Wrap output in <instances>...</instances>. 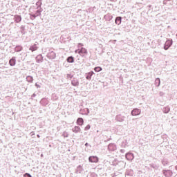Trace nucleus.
<instances>
[{
    "mask_svg": "<svg viewBox=\"0 0 177 177\" xmlns=\"http://www.w3.org/2000/svg\"><path fill=\"white\" fill-rule=\"evenodd\" d=\"M140 113H142V111L138 108H136L131 111V115L133 116L140 115Z\"/></svg>",
    "mask_w": 177,
    "mask_h": 177,
    "instance_id": "f257e3e1",
    "label": "nucleus"
},
{
    "mask_svg": "<svg viewBox=\"0 0 177 177\" xmlns=\"http://www.w3.org/2000/svg\"><path fill=\"white\" fill-rule=\"evenodd\" d=\"M171 46H172V40H167L165 44L164 49L165 50H168V49H169V48Z\"/></svg>",
    "mask_w": 177,
    "mask_h": 177,
    "instance_id": "f03ea898",
    "label": "nucleus"
},
{
    "mask_svg": "<svg viewBox=\"0 0 177 177\" xmlns=\"http://www.w3.org/2000/svg\"><path fill=\"white\" fill-rule=\"evenodd\" d=\"M78 54L80 56H84V55H88V50L85 48H82L79 51Z\"/></svg>",
    "mask_w": 177,
    "mask_h": 177,
    "instance_id": "7ed1b4c3",
    "label": "nucleus"
},
{
    "mask_svg": "<svg viewBox=\"0 0 177 177\" xmlns=\"http://www.w3.org/2000/svg\"><path fill=\"white\" fill-rule=\"evenodd\" d=\"M125 157H126L127 160H128V161H132V160H133V158H135V156H133V153H126Z\"/></svg>",
    "mask_w": 177,
    "mask_h": 177,
    "instance_id": "20e7f679",
    "label": "nucleus"
},
{
    "mask_svg": "<svg viewBox=\"0 0 177 177\" xmlns=\"http://www.w3.org/2000/svg\"><path fill=\"white\" fill-rule=\"evenodd\" d=\"M47 57H48V59H55L56 58V53L53 51H49V53L47 55Z\"/></svg>",
    "mask_w": 177,
    "mask_h": 177,
    "instance_id": "39448f33",
    "label": "nucleus"
},
{
    "mask_svg": "<svg viewBox=\"0 0 177 177\" xmlns=\"http://www.w3.org/2000/svg\"><path fill=\"white\" fill-rule=\"evenodd\" d=\"M108 150L110 151H114V150H117V146L114 144H109L108 145Z\"/></svg>",
    "mask_w": 177,
    "mask_h": 177,
    "instance_id": "423d86ee",
    "label": "nucleus"
},
{
    "mask_svg": "<svg viewBox=\"0 0 177 177\" xmlns=\"http://www.w3.org/2000/svg\"><path fill=\"white\" fill-rule=\"evenodd\" d=\"M116 121H118L119 122H123V121L125 120V117L122 116L121 115H118L115 118Z\"/></svg>",
    "mask_w": 177,
    "mask_h": 177,
    "instance_id": "0eeeda50",
    "label": "nucleus"
},
{
    "mask_svg": "<svg viewBox=\"0 0 177 177\" xmlns=\"http://www.w3.org/2000/svg\"><path fill=\"white\" fill-rule=\"evenodd\" d=\"M88 161H90V162H97L99 158L97 156H90L88 158Z\"/></svg>",
    "mask_w": 177,
    "mask_h": 177,
    "instance_id": "6e6552de",
    "label": "nucleus"
},
{
    "mask_svg": "<svg viewBox=\"0 0 177 177\" xmlns=\"http://www.w3.org/2000/svg\"><path fill=\"white\" fill-rule=\"evenodd\" d=\"M163 175L165 176V177H171L172 176V171L171 170H164L163 171Z\"/></svg>",
    "mask_w": 177,
    "mask_h": 177,
    "instance_id": "1a4fd4ad",
    "label": "nucleus"
},
{
    "mask_svg": "<svg viewBox=\"0 0 177 177\" xmlns=\"http://www.w3.org/2000/svg\"><path fill=\"white\" fill-rule=\"evenodd\" d=\"M71 84L73 86H78V85H80V82H78V79L73 78L71 81Z\"/></svg>",
    "mask_w": 177,
    "mask_h": 177,
    "instance_id": "9d476101",
    "label": "nucleus"
},
{
    "mask_svg": "<svg viewBox=\"0 0 177 177\" xmlns=\"http://www.w3.org/2000/svg\"><path fill=\"white\" fill-rule=\"evenodd\" d=\"M80 113V114H85L86 115H88V114H89V109L85 108L84 109H81Z\"/></svg>",
    "mask_w": 177,
    "mask_h": 177,
    "instance_id": "9b49d317",
    "label": "nucleus"
},
{
    "mask_svg": "<svg viewBox=\"0 0 177 177\" xmlns=\"http://www.w3.org/2000/svg\"><path fill=\"white\" fill-rule=\"evenodd\" d=\"M73 132H74L75 133H78L79 132H81V128L78 126H75L73 129H72Z\"/></svg>",
    "mask_w": 177,
    "mask_h": 177,
    "instance_id": "f8f14e48",
    "label": "nucleus"
},
{
    "mask_svg": "<svg viewBox=\"0 0 177 177\" xmlns=\"http://www.w3.org/2000/svg\"><path fill=\"white\" fill-rule=\"evenodd\" d=\"M36 62L37 63H42V62H44V58L41 55H39L36 57Z\"/></svg>",
    "mask_w": 177,
    "mask_h": 177,
    "instance_id": "ddd939ff",
    "label": "nucleus"
},
{
    "mask_svg": "<svg viewBox=\"0 0 177 177\" xmlns=\"http://www.w3.org/2000/svg\"><path fill=\"white\" fill-rule=\"evenodd\" d=\"M14 20H15V23H20V21H21V16L15 15Z\"/></svg>",
    "mask_w": 177,
    "mask_h": 177,
    "instance_id": "4468645a",
    "label": "nucleus"
},
{
    "mask_svg": "<svg viewBox=\"0 0 177 177\" xmlns=\"http://www.w3.org/2000/svg\"><path fill=\"white\" fill-rule=\"evenodd\" d=\"M10 66H16V57H13L9 61Z\"/></svg>",
    "mask_w": 177,
    "mask_h": 177,
    "instance_id": "2eb2a0df",
    "label": "nucleus"
},
{
    "mask_svg": "<svg viewBox=\"0 0 177 177\" xmlns=\"http://www.w3.org/2000/svg\"><path fill=\"white\" fill-rule=\"evenodd\" d=\"M104 18L106 20V21H110L113 19V15L111 14H106L104 15Z\"/></svg>",
    "mask_w": 177,
    "mask_h": 177,
    "instance_id": "dca6fc26",
    "label": "nucleus"
},
{
    "mask_svg": "<svg viewBox=\"0 0 177 177\" xmlns=\"http://www.w3.org/2000/svg\"><path fill=\"white\" fill-rule=\"evenodd\" d=\"M77 125H80V126L84 125V119H82V118H79L77 120Z\"/></svg>",
    "mask_w": 177,
    "mask_h": 177,
    "instance_id": "f3484780",
    "label": "nucleus"
},
{
    "mask_svg": "<svg viewBox=\"0 0 177 177\" xmlns=\"http://www.w3.org/2000/svg\"><path fill=\"white\" fill-rule=\"evenodd\" d=\"M169 111H171V108H169V106H166L163 108V113L165 114H168Z\"/></svg>",
    "mask_w": 177,
    "mask_h": 177,
    "instance_id": "a211bd4d",
    "label": "nucleus"
},
{
    "mask_svg": "<svg viewBox=\"0 0 177 177\" xmlns=\"http://www.w3.org/2000/svg\"><path fill=\"white\" fill-rule=\"evenodd\" d=\"M38 49V47L37 46V44H34L33 46H31L29 48L30 50L32 52H35Z\"/></svg>",
    "mask_w": 177,
    "mask_h": 177,
    "instance_id": "6ab92c4d",
    "label": "nucleus"
},
{
    "mask_svg": "<svg viewBox=\"0 0 177 177\" xmlns=\"http://www.w3.org/2000/svg\"><path fill=\"white\" fill-rule=\"evenodd\" d=\"M115 23V24H118V26H120L121 24V17H116Z\"/></svg>",
    "mask_w": 177,
    "mask_h": 177,
    "instance_id": "aec40b11",
    "label": "nucleus"
},
{
    "mask_svg": "<svg viewBox=\"0 0 177 177\" xmlns=\"http://www.w3.org/2000/svg\"><path fill=\"white\" fill-rule=\"evenodd\" d=\"M127 176H133V170H127L126 171Z\"/></svg>",
    "mask_w": 177,
    "mask_h": 177,
    "instance_id": "412c9836",
    "label": "nucleus"
},
{
    "mask_svg": "<svg viewBox=\"0 0 177 177\" xmlns=\"http://www.w3.org/2000/svg\"><path fill=\"white\" fill-rule=\"evenodd\" d=\"M15 52H21L23 50V47L21 46H17L15 48Z\"/></svg>",
    "mask_w": 177,
    "mask_h": 177,
    "instance_id": "4be33fe9",
    "label": "nucleus"
},
{
    "mask_svg": "<svg viewBox=\"0 0 177 177\" xmlns=\"http://www.w3.org/2000/svg\"><path fill=\"white\" fill-rule=\"evenodd\" d=\"M26 81L28 82H30V83H32V81H34V78L32 77V76H27L26 77Z\"/></svg>",
    "mask_w": 177,
    "mask_h": 177,
    "instance_id": "5701e85b",
    "label": "nucleus"
},
{
    "mask_svg": "<svg viewBox=\"0 0 177 177\" xmlns=\"http://www.w3.org/2000/svg\"><path fill=\"white\" fill-rule=\"evenodd\" d=\"M155 85L156 86H160L161 85V81L160 80V78H156L155 80Z\"/></svg>",
    "mask_w": 177,
    "mask_h": 177,
    "instance_id": "b1692460",
    "label": "nucleus"
},
{
    "mask_svg": "<svg viewBox=\"0 0 177 177\" xmlns=\"http://www.w3.org/2000/svg\"><path fill=\"white\" fill-rule=\"evenodd\" d=\"M92 75H93V72H90L87 73L86 75V80H91V78H92Z\"/></svg>",
    "mask_w": 177,
    "mask_h": 177,
    "instance_id": "393cba45",
    "label": "nucleus"
},
{
    "mask_svg": "<svg viewBox=\"0 0 177 177\" xmlns=\"http://www.w3.org/2000/svg\"><path fill=\"white\" fill-rule=\"evenodd\" d=\"M82 171V166L79 165L76 169L77 174H81Z\"/></svg>",
    "mask_w": 177,
    "mask_h": 177,
    "instance_id": "a878e982",
    "label": "nucleus"
},
{
    "mask_svg": "<svg viewBox=\"0 0 177 177\" xmlns=\"http://www.w3.org/2000/svg\"><path fill=\"white\" fill-rule=\"evenodd\" d=\"M68 63H74V58L73 57H69L67 59Z\"/></svg>",
    "mask_w": 177,
    "mask_h": 177,
    "instance_id": "bb28decb",
    "label": "nucleus"
},
{
    "mask_svg": "<svg viewBox=\"0 0 177 177\" xmlns=\"http://www.w3.org/2000/svg\"><path fill=\"white\" fill-rule=\"evenodd\" d=\"M94 70H95V71H96L97 73H99V71H102V68H101L100 67H99V66L95 67Z\"/></svg>",
    "mask_w": 177,
    "mask_h": 177,
    "instance_id": "cd10ccee",
    "label": "nucleus"
},
{
    "mask_svg": "<svg viewBox=\"0 0 177 177\" xmlns=\"http://www.w3.org/2000/svg\"><path fill=\"white\" fill-rule=\"evenodd\" d=\"M62 135H63L64 138H68V133H67L66 131H64Z\"/></svg>",
    "mask_w": 177,
    "mask_h": 177,
    "instance_id": "c85d7f7f",
    "label": "nucleus"
},
{
    "mask_svg": "<svg viewBox=\"0 0 177 177\" xmlns=\"http://www.w3.org/2000/svg\"><path fill=\"white\" fill-rule=\"evenodd\" d=\"M91 129V125L88 124L85 128L84 131H89Z\"/></svg>",
    "mask_w": 177,
    "mask_h": 177,
    "instance_id": "c756f323",
    "label": "nucleus"
},
{
    "mask_svg": "<svg viewBox=\"0 0 177 177\" xmlns=\"http://www.w3.org/2000/svg\"><path fill=\"white\" fill-rule=\"evenodd\" d=\"M162 163L163 164V165H167V164H168V160H163Z\"/></svg>",
    "mask_w": 177,
    "mask_h": 177,
    "instance_id": "7c9ffc66",
    "label": "nucleus"
},
{
    "mask_svg": "<svg viewBox=\"0 0 177 177\" xmlns=\"http://www.w3.org/2000/svg\"><path fill=\"white\" fill-rule=\"evenodd\" d=\"M36 5L41 6V5H42V2H41V0H39V1H37V2L36 3Z\"/></svg>",
    "mask_w": 177,
    "mask_h": 177,
    "instance_id": "2f4dec72",
    "label": "nucleus"
},
{
    "mask_svg": "<svg viewBox=\"0 0 177 177\" xmlns=\"http://www.w3.org/2000/svg\"><path fill=\"white\" fill-rule=\"evenodd\" d=\"M66 77H67V78H69L70 80H71V78H73V75L71 74H68Z\"/></svg>",
    "mask_w": 177,
    "mask_h": 177,
    "instance_id": "473e14b6",
    "label": "nucleus"
},
{
    "mask_svg": "<svg viewBox=\"0 0 177 177\" xmlns=\"http://www.w3.org/2000/svg\"><path fill=\"white\" fill-rule=\"evenodd\" d=\"M44 102H46V99H42V100H41L40 103H41V104H44Z\"/></svg>",
    "mask_w": 177,
    "mask_h": 177,
    "instance_id": "72a5a7b5",
    "label": "nucleus"
},
{
    "mask_svg": "<svg viewBox=\"0 0 177 177\" xmlns=\"http://www.w3.org/2000/svg\"><path fill=\"white\" fill-rule=\"evenodd\" d=\"M37 16H39V14H37V15H36V14L33 15H32L33 19H35V17H37Z\"/></svg>",
    "mask_w": 177,
    "mask_h": 177,
    "instance_id": "f704fd0d",
    "label": "nucleus"
},
{
    "mask_svg": "<svg viewBox=\"0 0 177 177\" xmlns=\"http://www.w3.org/2000/svg\"><path fill=\"white\" fill-rule=\"evenodd\" d=\"M35 86L38 88H41V86L39 84H37V83L35 84Z\"/></svg>",
    "mask_w": 177,
    "mask_h": 177,
    "instance_id": "c9c22d12",
    "label": "nucleus"
},
{
    "mask_svg": "<svg viewBox=\"0 0 177 177\" xmlns=\"http://www.w3.org/2000/svg\"><path fill=\"white\" fill-rule=\"evenodd\" d=\"M35 15H39H39H41V12L39 10H37Z\"/></svg>",
    "mask_w": 177,
    "mask_h": 177,
    "instance_id": "e433bc0d",
    "label": "nucleus"
},
{
    "mask_svg": "<svg viewBox=\"0 0 177 177\" xmlns=\"http://www.w3.org/2000/svg\"><path fill=\"white\" fill-rule=\"evenodd\" d=\"M159 95H160V96H164V93L163 92H160Z\"/></svg>",
    "mask_w": 177,
    "mask_h": 177,
    "instance_id": "4c0bfd02",
    "label": "nucleus"
},
{
    "mask_svg": "<svg viewBox=\"0 0 177 177\" xmlns=\"http://www.w3.org/2000/svg\"><path fill=\"white\" fill-rule=\"evenodd\" d=\"M26 175L27 176H28V177H31V175H30V174H24V176H26Z\"/></svg>",
    "mask_w": 177,
    "mask_h": 177,
    "instance_id": "58836bf2",
    "label": "nucleus"
},
{
    "mask_svg": "<svg viewBox=\"0 0 177 177\" xmlns=\"http://www.w3.org/2000/svg\"><path fill=\"white\" fill-rule=\"evenodd\" d=\"M30 135H31V136H34V135H35V133H34V131H32V132L30 133Z\"/></svg>",
    "mask_w": 177,
    "mask_h": 177,
    "instance_id": "ea45409f",
    "label": "nucleus"
},
{
    "mask_svg": "<svg viewBox=\"0 0 177 177\" xmlns=\"http://www.w3.org/2000/svg\"><path fill=\"white\" fill-rule=\"evenodd\" d=\"M84 46V44H81V43H79V44H78V46Z\"/></svg>",
    "mask_w": 177,
    "mask_h": 177,
    "instance_id": "a19ab883",
    "label": "nucleus"
},
{
    "mask_svg": "<svg viewBox=\"0 0 177 177\" xmlns=\"http://www.w3.org/2000/svg\"><path fill=\"white\" fill-rule=\"evenodd\" d=\"M78 52H80V50H76L75 51V53H78Z\"/></svg>",
    "mask_w": 177,
    "mask_h": 177,
    "instance_id": "79ce46f5",
    "label": "nucleus"
},
{
    "mask_svg": "<svg viewBox=\"0 0 177 177\" xmlns=\"http://www.w3.org/2000/svg\"><path fill=\"white\" fill-rule=\"evenodd\" d=\"M36 95L34 93L33 95H32V97H35Z\"/></svg>",
    "mask_w": 177,
    "mask_h": 177,
    "instance_id": "37998d69",
    "label": "nucleus"
},
{
    "mask_svg": "<svg viewBox=\"0 0 177 177\" xmlns=\"http://www.w3.org/2000/svg\"><path fill=\"white\" fill-rule=\"evenodd\" d=\"M121 153H124V149L120 150Z\"/></svg>",
    "mask_w": 177,
    "mask_h": 177,
    "instance_id": "c03bdc74",
    "label": "nucleus"
},
{
    "mask_svg": "<svg viewBox=\"0 0 177 177\" xmlns=\"http://www.w3.org/2000/svg\"><path fill=\"white\" fill-rule=\"evenodd\" d=\"M37 138H40L39 134H37Z\"/></svg>",
    "mask_w": 177,
    "mask_h": 177,
    "instance_id": "a18cd8bd",
    "label": "nucleus"
},
{
    "mask_svg": "<svg viewBox=\"0 0 177 177\" xmlns=\"http://www.w3.org/2000/svg\"><path fill=\"white\" fill-rule=\"evenodd\" d=\"M85 146H88V143H86V144H85Z\"/></svg>",
    "mask_w": 177,
    "mask_h": 177,
    "instance_id": "49530a36",
    "label": "nucleus"
},
{
    "mask_svg": "<svg viewBox=\"0 0 177 177\" xmlns=\"http://www.w3.org/2000/svg\"><path fill=\"white\" fill-rule=\"evenodd\" d=\"M175 169H176V171H177V166H176V167H175Z\"/></svg>",
    "mask_w": 177,
    "mask_h": 177,
    "instance_id": "de8ad7c7",
    "label": "nucleus"
},
{
    "mask_svg": "<svg viewBox=\"0 0 177 177\" xmlns=\"http://www.w3.org/2000/svg\"><path fill=\"white\" fill-rule=\"evenodd\" d=\"M97 132H99V130H97Z\"/></svg>",
    "mask_w": 177,
    "mask_h": 177,
    "instance_id": "09e8293b",
    "label": "nucleus"
}]
</instances>
